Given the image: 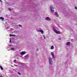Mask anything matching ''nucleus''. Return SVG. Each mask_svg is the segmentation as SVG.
<instances>
[{"label":"nucleus","mask_w":77,"mask_h":77,"mask_svg":"<svg viewBox=\"0 0 77 77\" xmlns=\"http://www.w3.org/2000/svg\"><path fill=\"white\" fill-rule=\"evenodd\" d=\"M49 65H53V62L52 58L50 57H49Z\"/></svg>","instance_id":"obj_1"},{"label":"nucleus","mask_w":77,"mask_h":77,"mask_svg":"<svg viewBox=\"0 0 77 77\" xmlns=\"http://www.w3.org/2000/svg\"><path fill=\"white\" fill-rule=\"evenodd\" d=\"M53 29L54 31V32H56V33H57V34H60V32L57 31L56 30V29H55V28H54V27H53Z\"/></svg>","instance_id":"obj_2"},{"label":"nucleus","mask_w":77,"mask_h":77,"mask_svg":"<svg viewBox=\"0 0 77 77\" xmlns=\"http://www.w3.org/2000/svg\"><path fill=\"white\" fill-rule=\"evenodd\" d=\"M51 56H52V57L53 59H54L55 57H54V53H53V52H51Z\"/></svg>","instance_id":"obj_3"},{"label":"nucleus","mask_w":77,"mask_h":77,"mask_svg":"<svg viewBox=\"0 0 77 77\" xmlns=\"http://www.w3.org/2000/svg\"><path fill=\"white\" fill-rule=\"evenodd\" d=\"M50 8L51 9V11L52 12H54V8H53V7H52V6H51Z\"/></svg>","instance_id":"obj_4"},{"label":"nucleus","mask_w":77,"mask_h":77,"mask_svg":"<svg viewBox=\"0 0 77 77\" xmlns=\"http://www.w3.org/2000/svg\"><path fill=\"white\" fill-rule=\"evenodd\" d=\"M45 20L47 21H51V19L49 17H47L45 18Z\"/></svg>","instance_id":"obj_5"},{"label":"nucleus","mask_w":77,"mask_h":77,"mask_svg":"<svg viewBox=\"0 0 77 77\" xmlns=\"http://www.w3.org/2000/svg\"><path fill=\"white\" fill-rule=\"evenodd\" d=\"M26 54V52L25 51H22L20 53V54L21 55H24Z\"/></svg>","instance_id":"obj_6"},{"label":"nucleus","mask_w":77,"mask_h":77,"mask_svg":"<svg viewBox=\"0 0 77 77\" xmlns=\"http://www.w3.org/2000/svg\"><path fill=\"white\" fill-rule=\"evenodd\" d=\"M39 32H41L42 34H44V31L42 29H40L38 30Z\"/></svg>","instance_id":"obj_7"},{"label":"nucleus","mask_w":77,"mask_h":77,"mask_svg":"<svg viewBox=\"0 0 77 77\" xmlns=\"http://www.w3.org/2000/svg\"><path fill=\"white\" fill-rule=\"evenodd\" d=\"M55 15H56V17H59V15L57 14V12H55Z\"/></svg>","instance_id":"obj_8"},{"label":"nucleus","mask_w":77,"mask_h":77,"mask_svg":"<svg viewBox=\"0 0 77 77\" xmlns=\"http://www.w3.org/2000/svg\"><path fill=\"white\" fill-rule=\"evenodd\" d=\"M50 49L51 50H53L54 49V46L53 45L51 46L50 48Z\"/></svg>","instance_id":"obj_9"},{"label":"nucleus","mask_w":77,"mask_h":77,"mask_svg":"<svg viewBox=\"0 0 77 77\" xmlns=\"http://www.w3.org/2000/svg\"><path fill=\"white\" fill-rule=\"evenodd\" d=\"M15 49L14 48H11V49L9 50H14Z\"/></svg>","instance_id":"obj_10"},{"label":"nucleus","mask_w":77,"mask_h":77,"mask_svg":"<svg viewBox=\"0 0 77 77\" xmlns=\"http://www.w3.org/2000/svg\"><path fill=\"white\" fill-rule=\"evenodd\" d=\"M0 19V20H2V21H3V20H4V18L3 17H1Z\"/></svg>","instance_id":"obj_11"},{"label":"nucleus","mask_w":77,"mask_h":77,"mask_svg":"<svg viewBox=\"0 0 77 77\" xmlns=\"http://www.w3.org/2000/svg\"><path fill=\"white\" fill-rule=\"evenodd\" d=\"M15 35H13V34H10V36L11 37V36H15Z\"/></svg>","instance_id":"obj_12"},{"label":"nucleus","mask_w":77,"mask_h":77,"mask_svg":"<svg viewBox=\"0 0 77 77\" xmlns=\"http://www.w3.org/2000/svg\"><path fill=\"white\" fill-rule=\"evenodd\" d=\"M70 42H68L67 43L66 45H70Z\"/></svg>","instance_id":"obj_13"},{"label":"nucleus","mask_w":77,"mask_h":77,"mask_svg":"<svg viewBox=\"0 0 77 77\" xmlns=\"http://www.w3.org/2000/svg\"><path fill=\"white\" fill-rule=\"evenodd\" d=\"M0 68L1 69V70H3V67H2V66H0Z\"/></svg>","instance_id":"obj_14"},{"label":"nucleus","mask_w":77,"mask_h":77,"mask_svg":"<svg viewBox=\"0 0 77 77\" xmlns=\"http://www.w3.org/2000/svg\"><path fill=\"white\" fill-rule=\"evenodd\" d=\"M43 37L44 39H45L46 38H45V35H43Z\"/></svg>","instance_id":"obj_15"},{"label":"nucleus","mask_w":77,"mask_h":77,"mask_svg":"<svg viewBox=\"0 0 77 77\" xmlns=\"http://www.w3.org/2000/svg\"><path fill=\"white\" fill-rule=\"evenodd\" d=\"M26 57H29V55H27L26 56Z\"/></svg>","instance_id":"obj_16"},{"label":"nucleus","mask_w":77,"mask_h":77,"mask_svg":"<svg viewBox=\"0 0 77 77\" xmlns=\"http://www.w3.org/2000/svg\"><path fill=\"white\" fill-rule=\"evenodd\" d=\"M8 46H9V47H11L12 46V45H8Z\"/></svg>","instance_id":"obj_17"},{"label":"nucleus","mask_w":77,"mask_h":77,"mask_svg":"<svg viewBox=\"0 0 77 77\" xmlns=\"http://www.w3.org/2000/svg\"><path fill=\"white\" fill-rule=\"evenodd\" d=\"M59 40H60L61 39V38H58Z\"/></svg>","instance_id":"obj_18"},{"label":"nucleus","mask_w":77,"mask_h":77,"mask_svg":"<svg viewBox=\"0 0 77 77\" xmlns=\"http://www.w3.org/2000/svg\"><path fill=\"white\" fill-rule=\"evenodd\" d=\"M75 9H77V7H75Z\"/></svg>","instance_id":"obj_19"},{"label":"nucleus","mask_w":77,"mask_h":77,"mask_svg":"<svg viewBox=\"0 0 77 77\" xmlns=\"http://www.w3.org/2000/svg\"><path fill=\"white\" fill-rule=\"evenodd\" d=\"M19 26H20V27H22V26L21 25H19Z\"/></svg>","instance_id":"obj_20"},{"label":"nucleus","mask_w":77,"mask_h":77,"mask_svg":"<svg viewBox=\"0 0 77 77\" xmlns=\"http://www.w3.org/2000/svg\"><path fill=\"white\" fill-rule=\"evenodd\" d=\"M16 62V60H14V63H16V62Z\"/></svg>","instance_id":"obj_21"},{"label":"nucleus","mask_w":77,"mask_h":77,"mask_svg":"<svg viewBox=\"0 0 77 77\" xmlns=\"http://www.w3.org/2000/svg\"><path fill=\"white\" fill-rule=\"evenodd\" d=\"M18 74H19V75H20L21 74H20V72H18Z\"/></svg>","instance_id":"obj_22"},{"label":"nucleus","mask_w":77,"mask_h":77,"mask_svg":"<svg viewBox=\"0 0 77 77\" xmlns=\"http://www.w3.org/2000/svg\"><path fill=\"white\" fill-rule=\"evenodd\" d=\"M14 66H17V65H14Z\"/></svg>","instance_id":"obj_23"},{"label":"nucleus","mask_w":77,"mask_h":77,"mask_svg":"<svg viewBox=\"0 0 77 77\" xmlns=\"http://www.w3.org/2000/svg\"><path fill=\"white\" fill-rule=\"evenodd\" d=\"M10 41L11 42V39H10Z\"/></svg>","instance_id":"obj_24"},{"label":"nucleus","mask_w":77,"mask_h":77,"mask_svg":"<svg viewBox=\"0 0 77 77\" xmlns=\"http://www.w3.org/2000/svg\"><path fill=\"white\" fill-rule=\"evenodd\" d=\"M12 66V67H14V66Z\"/></svg>","instance_id":"obj_25"},{"label":"nucleus","mask_w":77,"mask_h":77,"mask_svg":"<svg viewBox=\"0 0 77 77\" xmlns=\"http://www.w3.org/2000/svg\"><path fill=\"white\" fill-rule=\"evenodd\" d=\"M0 2H2V1L1 0H0Z\"/></svg>","instance_id":"obj_26"},{"label":"nucleus","mask_w":77,"mask_h":77,"mask_svg":"<svg viewBox=\"0 0 77 77\" xmlns=\"http://www.w3.org/2000/svg\"><path fill=\"white\" fill-rule=\"evenodd\" d=\"M6 24H7V23L6 22L5 23Z\"/></svg>","instance_id":"obj_27"},{"label":"nucleus","mask_w":77,"mask_h":77,"mask_svg":"<svg viewBox=\"0 0 77 77\" xmlns=\"http://www.w3.org/2000/svg\"><path fill=\"white\" fill-rule=\"evenodd\" d=\"M10 11H11V10H10Z\"/></svg>","instance_id":"obj_28"}]
</instances>
